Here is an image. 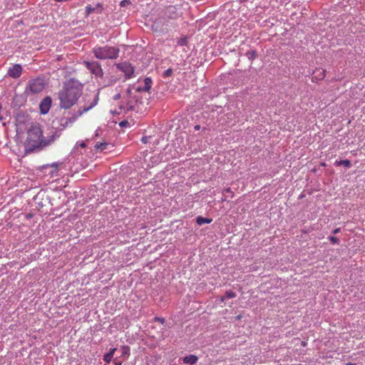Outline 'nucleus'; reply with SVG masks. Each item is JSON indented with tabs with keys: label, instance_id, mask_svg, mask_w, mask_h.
I'll use <instances>...</instances> for the list:
<instances>
[{
	"label": "nucleus",
	"instance_id": "f257e3e1",
	"mask_svg": "<svg viewBox=\"0 0 365 365\" xmlns=\"http://www.w3.org/2000/svg\"><path fill=\"white\" fill-rule=\"evenodd\" d=\"M83 88V84L74 78L63 82L62 88L58 92L59 107L65 110L72 108L82 96Z\"/></svg>",
	"mask_w": 365,
	"mask_h": 365
},
{
	"label": "nucleus",
	"instance_id": "f03ea898",
	"mask_svg": "<svg viewBox=\"0 0 365 365\" xmlns=\"http://www.w3.org/2000/svg\"><path fill=\"white\" fill-rule=\"evenodd\" d=\"M54 140L55 136L53 135H50L49 139L43 138L39 125H31L28 130V137L24 144L25 150L26 153L34 152L36 148L48 145Z\"/></svg>",
	"mask_w": 365,
	"mask_h": 365
},
{
	"label": "nucleus",
	"instance_id": "7ed1b4c3",
	"mask_svg": "<svg viewBox=\"0 0 365 365\" xmlns=\"http://www.w3.org/2000/svg\"><path fill=\"white\" fill-rule=\"evenodd\" d=\"M92 52L94 56L100 60H115L119 56L120 49L115 46L106 45L103 46H96Z\"/></svg>",
	"mask_w": 365,
	"mask_h": 365
},
{
	"label": "nucleus",
	"instance_id": "20e7f679",
	"mask_svg": "<svg viewBox=\"0 0 365 365\" xmlns=\"http://www.w3.org/2000/svg\"><path fill=\"white\" fill-rule=\"evenodd\" d=\"M98 100V97L96 96L93 100V102L91 103L89 106L80 108L78 111L73 113L71 117L61 118L58 120L59 125L62 128V129H65L66 128L71 126L78 117L81 116L84 113L93 108L97 104Z\"/></svg>",
	"mask_w": 365,
	"mask_h": 365
},
{
	"label": "nucleus",
	"instance_id": "39448f33",
	"mask_svg": "<svg viewBox=\"0 0 365 365\" xmlns=\"http://www.w3.org/2000/svg\"><path fill=\"white\" fill-rule=\"evenodd\" d=\"M137 93L131 86H129L126 89L125 93L123 94L124 101L120 106V110H123L125 112L136 110L138 103H141L136 96Z\"/></svg>",
	"mask_w": 365,
	"mask_h": 365
},
{
	"label": "nucleus",
	"instance_id": "423d86ee",
	"mask_svg": "<svg viewBox=\"0 0 365 365\" xmlns=\"http://www.w3.org/2000/svg\"><path fill=\"white\" fill-rule=\"evenodd\" d=\"M45 88V82L41 78L31 79L28 81L24 93L26 96H33L43 91Z\"/></svg>",
	"mask_w": 365,
	"mask_h": 365
},
{
	"label": "nucleus",
	"instance_id": "0eeeda50",
	"mask_svg": "<svg viewBox=\"0 0 365 365\" xmlns=\"http://www.w3.org/2000/svg\"><path fill=\"white\" fill-rule=\"evenodd\" d=\"M83 64L93 75L95 76L96 78L103 79L104 73L101 65L98 61H83Z\"/></svg>",
	"mask_w": 365,
	"mask_h": 365
},
{
	"label": "nucleus",
	"instance_id": "6e6552de",
	"mask_svg": "<svg viewBox=\"0 0 365 365\" xmlns=\"http://www.w3.org/2000/svg\"><path fill=\"white\" fill-rule=\"evenodd\" d=\"M182 14L181 8L178 5H170L166 7L163 11V19H177Z\"/></svg>",
	"mask_w": 365,
	"mask_h": 365
},
{
	"label": "nucleus",
	"instance_id": "1a4fd4ad",
	"mask_svg": "<svg viewBox=\"0 0 365 365\" xmlns=\"http://www.w3.org/2000/svg\"><path fill=\"white\" fill-rule=\"evenodd\" d=\"M115 65L119 71L124 73L125 79H130L133 77L135 68L130 63L125 61L115 63Z\"/></svg>",
	"mask_w": 365,
	"mask_h": 365
},
{
	"label": "nucleus",
	"instance_id": "9d476101",
	"mask_svg": "<svg viewBox=\"0 0 365 365\" xmlns=\"http://www.w3.org/2000/svg\"><path fill=\"white\" fill-rule=\"evenodd\" d=\"M151 85H152V80L150 78H145L144 80H143V85L141 86V85H139L138 86H130L134 90H135V92H137V93H140V92H143V91H145V92H148L150 91V89L151 88Z\"/></svg>",
	"mask_w": 365,
	"mask_h": 365
},
{
	"label": "nucleus",
	"instance_id": "9b49d317",
	"mask_svg": "<svg viewBox=\"0 0 365 365\" xmlns=\"http://www.w3.org/2000/svg\"><path fill=\"white\" fill-rule=\"evenodd\" d=\"M22 71L21 65L16 63L9 68L7 75L13 78H18L21 76Z\"/></svg>",
	"mask_w": 365,
	"mask_h": 365
},
{
	"label": "nucleus",
	"instance_id": "f8f14e48",
	"mask_svg": "<svg viewBox=\"0 0 365 365\" xmlns=\"http://www.w3.org/2000/svg\"><path fill=\"white\" fill-rule=\"evenodd\" d=\"M51 98L49 96L45 97L40 103L39 108L41 114L45 115L48 113L51 106Z\"/></svg>",
	"mask_w": 365,
	"mask_h": 365
},
{
	"label": "nucleus",
	"instance_id": "ddd939ff",
	"mask_svg": "<svg viewBox=\"0 0 365 365\" xmlns=\"http://www.w3.org/2000/svg\"><path fill=\"white\" fill-rule=\"evenodd\" d=\"M103 6L101 4L98 3L96 5V6L93 7L91 5H87L86 6V16H88L89 14H91L93 12H96L97 14H101L103 11Z\"/></svg>",
	"mask_w": 365,
	"mask_h": 365
},
{
	"label": "nucleus",
	"instance_id": "4468645a",
	"mask_svg": "<svg viewBox=\"0 0 365 365\" xmlns=\"http://www.w3.org/2000/svg\"><path fill=\"white\" fill-rule=\"evenodd\" d=\"M103 81L101 84L103 87H108L113 86L118 80V78L114 76H110V77L103 78Z\"/></svg>",
	"mask_w": 365,
	"mask_h": 365
},
{
	"label": "nucleus",
	"instance_id": "2eb2a0df",
	"mask_svg": "<svg viewBox=\"0 0 365 365\" xmlns=\"http://www.w3.org/2000/svg\"><path fill=\"white\" fill-rule=\"evenodd\" d=\"M325 77V70L322 68H317L314 71V76L312 77V81L315 80L319 81L324 79Z\"/></svg>",
	"mask_w": 365,
	"mask_h": 365
},
{
	"label": "nucleus",
	"instance_id": "dca6fc26",
	"mask_svg": "<svg viewBox=\"0 0 365 365\" xmlns=\"http://www.w3.org/2000/svg\"><path fill=\"white\" fill-rule=\"evenodd\" d=\"M197 356L194 354L186 356L182 359V361L185 364H189L191 365L195 364L197 361Z\"/></svg>",
	"mask_w": 365,
	"mask_h": 365
},
{
	"label": "nucleus",
	"instance_id": "f3484780",
	"mask_svg": "<svg viewBox=\"0 0 365 365\" xmlns=\"http://www.w3.org/2000/svg\"><path fill=\"white\" fill-rule=\"evenodd\" d=\"M212 221V220L211 218L203 217L202 216H198L196 218V222L200 226H201V225H202L204 224H209Z\"/></svg>",
	"mask_w": 365,
	"mask_h": 365
},
{
	"label": "nucleus",
	"instance_id": "a211bd4d",
	"mask_svg": "<svg viewBox=\"0 0 365 365\" xmlns=\"http://www.w3.org/2000/svg\"><path fill=\"white\" fill-rule=\"evenodd\" d=\"M334 165L336 166H341L343 165L346 168H349L351 167V161L349 160H336L334 163Z\"/></svg>",
	"mask_w": 365,
	"mask_h": 365
},
{
	"label": "nucleus",
	"instance_id": "6ab92c4d",
	"mask_svg": "<svg viewBox=\"0 0 365 365\" xmlns=\"http://www.w3.org/2000/svg\"><path fill=\"white\" fill-rule=\"evenodd\" d=\"M237 296L236 293L232 290L226 291L225 296L222 297L221 301L224 302L227 299L235 298Z\"/></svg>",
	"mask_w": 365,
	"mask_h": 365
},
{
	"label": "nucleus",
	"instance_id": "aec40b11",
	"mask_svg": "<svg viewBox=\"0 0 365 365\" xmlns=\"http://www.w3.org/2000/svg\"><path fill=\"white\" fill-rule=\"evenodd\" d=\"M108 145H109L108 143L104 142V143H97L94 147L97 150L102 152V151L106 150Z\"/></svg>",
	"mask_w": 365,
	"mask_h": 365
},
{
	"label": "nucleus",
	"instance_id": "412c9836",
	"mask_svg": "<svg viewBox=\"0 0 365 365\" xmlns=\"http://www.w3.org/2000/svg\"><path fill=\"white\" fill-rule=\"evenodd\" d=\"M245 56L250 61H252L254 59L257 58V51L256 50L248 51L245 53Z\"/></svg>",
	"mask_w": 365,
	"mask_h": 365
},
{
	"label": "nucleus",
	"instance_id": "4be33fe9",
	"mask_svg": "<svg viewBox=\"0 0 365 365\" xmlns=\"http://www.w3.org/2000/svg\"><path fill=\"white\" fill-rule=\"evenodd\" d=\"M130 355V347L128 346H123L121 348L120 356L128 358Z\"/></svg>",
	"mask_w": 365,
	"mask_h": 365
},
{
	"label": "nucleus",
	"instance_id": "5701e85b",
	"mask_svg": "<svg viewBox=\"0 0 365 365\" xmlns=\"http://www.w3.org/2000/svg\"><path fill=\"white\" fill-rule=\"evenodd\" d=\"M227 193H229L230 195V197L232 198L234 197V192L232 191V190L230 187H227L222 192L223 197L222 198V201H226L228 196L226 195Z\"/></svg>",
	"mask_w": 365,
	"mask_h": 365
},
{
	"label": "nucleus",
	"instance_id": "b1692460",
	"mask_svg": "<svg viewBox=\"0 0 365 365\" xmlns=\"http://www.w3.org/2000/svg\"><path fill=\"white\" fill-rule=\"evenodd\" d=\"M173 70L172 68H168L164 71L163 76L164 78H168L173 75Z\"/></svg>",
	"mask_w": 365,
	"mask_h": 365
},
{
	"label": "nucleus",
	"instance_id": "393cba45",
	"mask_svg": "<svg viewBox=\"0 0 365 365\" xmlns=\"http://www.w3.org/2000/svg\"><path fill=\"white\" fill-rule=\"evenodd\" d=\"M328 239L331 242V243L333 244V245H338V244H339V240L337 237H336L329 236L328 237Z\"/></svg>",
	"mask_w": 365,
	"mask_h": 365
},
{
	"label": "nucleus",
	"instance_id": "a878e982",
	"mask_svg": "<svg viewBox=\"0 0 365 365\" xmlns=\"http://www.w3.org/2000/svg\"><path fill=\"white\" fill-rule=\"evenodd\" d=\"M113 357V356H112L111 354L107 353L103 356V361H106V363H110Z\"/></svg>",
	"mask_w": 365,
	"mask_h": 365
},
{
	"label": "nucleus",
	"instance_id": "bb28decb",
	"mask_svg": "<svg viewBox=\"0 0 365 365\" xmlns=\"http://www.w3.org/2000/svg\"><path fill=\"white\" fill-rule=\"evenodd\" d=\"M187 43V40L186 38H181L178 41V44L181 46H186Z\"/></svg>",
	"mask_w": 365,
	"mask_h": 365
},
{
	"label": "nucleus",
	"instance_id": "cd10ccee",
	"mask_svg": "<svg viewBox=\"0 0 365 365\" xmlns=\"http://www.w3.org/2000/svg\"><path fill=\"white\" fill-rule=\"evenodd\" d=\"M153 321L156 322H160L162 324H164L165 323V319L164 318H161V317H154Z\"/></svg>",
	"mask_w": 365,
	"mask_h": 365
},
{
	"label": "nucleus",
	"instance_id": "c85d7f7f",
	"mask_svg": "<svg viewBox=\"0 0 365 365\" xmlns=\"http://www.w3.org/2000/svg\"><path fill=\"white\" fill-rule=\"evenodd\" d=\"M130 4V0H123L120 1V6H126Z\"/></svg>",
	"mask_w": 365,
	"mask_h": 365
},
{
	"label": "nucleus",
	"instance_id": "c756f323",
	"mask_svg": "<svg viewBox=\"0 0 365 365\" xmlns=\"http://www.w3.org/2000/svg\"><path fill=\"white\" fill-rule=\"evenodd\" d=\"M129 125V123L127 120H123L119 123V125L122 128L126 127Z\"/></svg>",
	"mask_w": 365,
	"mask_h": 365
},
{
	"label": "nucleus",
	"instance_id": "7c9ffc66",
	"mask_svg": "<svg viewBox=\"0 0 365 365\" xmlns=\"http://www.w3.org/2000/svg\"><path fill=\"white\" fill-rule=\"evenodd\" d=\"M150 138V136H143L142 138H141V142L143 143H148V140Z\"/></svg>",
	"mask_w": 365,
	"mask_h": 365
},
{
	"label": "nucleus",
	"instance_id": "2f4dec72",
	"mask_svg": "<svg viewBox=\"0 0 365 365\" xmlns=\"http://www.w3.org/2000/svg\"><path fill=\"white\" fill-rule=\"evenodd\" d=\"M168 336L167 334H164V332H163L159 336H158V339L159 340H163L165 339L166 337Z\"/></svg>",
	"mask_w": 365,
	"mask_h": 365
},
{
	"label": "nucleus",
	"instance_id": "473e14b6",
	"mask_svg": "<svg viewBox=\"0 0 365 365\" xmlns=\"http://www.w3.org/2000/svg\"><path fill=\"white\" fill-rule=\"evenodd\" d=\"M117 350L116 348H112L110 349L108 354H111L112 356H113V354H115V351Z\"/></svg>",
	"mask_w": 365,
	"mask_h": 365
},
{
	"label": "nucleus",
	"instance_id": "72a5a7b5",
	"mask_svg": "<svg viewBox=\"0 0 365 365\" xmlns=\"http://www.w3.org/2000/svg\"><path fill=\"white\" fill-rule=\"evenodd\" d=\"M341 232V228L338 227V228H336L334 229L333 231H332V233L334 235H336V234H338L339 232Z\"/></svg>",
	"mask_w": 365,
	"mask_h": 365
},
{
	"label": "nucleus",
	"instance_id": "f704fd0d",
	"mask_svg": "<svg viewBox=\"0 0 365 365\" xmlns=\"http://www.w3.org/2000/svg\"><path fill=\"white\" fill-rule=\"evenodd\" d=\"M78 145L81 148H86V143H85V142H83V141H82V142H81V143H78Z\"/></svg>",
	"mask_w": 365,
	"mask_h": 365
},
{
	"label": "nucleus",
	"instance_id": "c9c22d12",
	"mask_svg": "<svg viewBox=\"0 0 365 365\" xmlns=\"http://www.w3.org/2000/svg\"><path fill=\"white\" fill-rule=\"evenodd\" d=\"M114 364L115 365H121L122 362L118 361L117 358L114 359Z\"/></svg>",
	"mask_w": 365,
	"mask_h": 365
},
{
	"label": "nucleus",
	"instance_id": "e433bc0d",
	"mask_svg": "<svg viewBox=\"0 0 365 365\" xmlns=\"http://www.w3.org/2000/svg\"><path fill=\"white\" fill-rule=\"evenodd\" d=\"M120 96H121L120 93H117L116 95H115V96H113V99H114V100H115V101H116V100H118V99H120Z\"/></svg>",
	"mask_w": 365,
	"mask_h": 365
},
{
	"label": "nucleus",
	"instance_id": "4c0bfd02",
	"mask_svg": "<svg viewBox=\"0 0 365 365\" xmlns=\"http://www.w3.org/2000/svg\"><path fill=\"white\" fill-rule=\"evenodd\" d=\"M200 128V126L199 125H197L195 126V130H199Z\"/></svg>",
	"mask_w": 365,
	"mask_h": 365
},
{
	"label": "nucleus",
	"instance_id": "58836bf2",
	"mask_svg": "<svg viewBox=\"0 0 365 365\" xmlns=\"http://www.w3.org/2000/svg\"><path fill=\"white\" fill-rule=\"evenodd\" d=\"M58 165H59L58 163H54L52 164V166L55 167V168H58Z\"/></svg>",
	"mask_w": 365,
	"mask_h": 365
},
{
	"label": "nucleus",
	"instance_id": "ea45409f",
	"mask_svg": "<svg viewBox=\"0 0 365 365\" xmlns=\"http://www.w3.org/2000/svg\"><path fill=\"white\" fill-rule=\"evenodd\" d=\"M248 0H239V2L242 4V3L246 2Z\"/></svg>",
	"mask_w": 365,
	"mask_h": 365
},
{
	"label": "nucleus",
	"instance_id": "a19ab883",
	"mask_svg": "<svg viewBox=\"0 0 365 365\" xmlns=\"http://www.w3.org/2000/svg\"><path fill=\"white\" fill-rule=\"evenodd\" d=\"M346 365H356V364H353V363H348V364H346Z\"/></svg>",
	"mask_w": 365,
	"mask_h": 365
},
{
	"label": "nucleus",
	"instance_id": "79ce46f5",
	"mask_svg": "<svg viewBox=\"0 0 365 365\" xmlns=\"http://www.w3.org/2000/svg\"><path fill=\"white\" fill-rule=\"evenodd\" d=\"M98 130H96V135H98Z\"/></svg>",
	"mask_w": 365,
	"mask_h": 365
}]
</instances>
